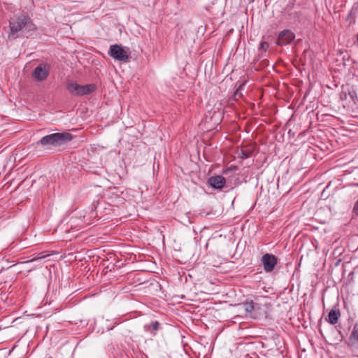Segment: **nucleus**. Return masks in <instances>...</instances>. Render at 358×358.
Instances as JSON below:
<instances>
[{
    "label": "nucleus",
    "mask_w": 358,
    "mask_h": 358,
    "mask_svg": "<svg viewBox=\"0 0 358 358\" xmlns=\"http://www.w3.org/2000/svg\"><path fill=\"white\" fill-rule=\"evenodd\" d=\"M159 322L157 321L152 322L150 324H145L144 330L145 331L150 332L152 335H155V331H157L159 328Z\"/></svg>",
    "instance_id": "11"
},
{
    "label": "nucleus",
    "mask_w": 358,
    "mask_h": 358,
    "mask_svg": "<svg viewBox=\"0 0 358 358\" xmlns=\"http://www.w3.org/2000/svg\"><path fill=\"white\" fill-rule=\"evenodd\" d=\"M353 211L356 214H358V200L356 201V203H355V204L354 206Z\"/></svg>",
    "instance_id": "20"
},
{
    "label": "nucleus",
    "mask_w": 358,
    "mask_h": 358,
    "mask_svg": "<svg viewBox=\"0 0 358 358\" xmlns=\"http://www.w3.org/2000/svg\"><path fill=\"white\" fill-rule=\"evenodd\" d=\"M250 154L251 152H248V151H244V150H241L240 152H238V156L239 157H241V159H247L248 157H250Z\"/></svg>",
    "instance_id": "16"
},
{
    "label": "nucleus",
    "mask_w": 358,
    "mask_h": 358,
    "mask_svg": "<svg viewBox=\"0 0 358 358\" xmlns=\"http://www.w3.org/2000/svg\"><path fill=\"white\" fill-rule=\"evenodd\" d=\"M295 38L294 33L288 29L281 31L278 37L277 44L280 46L290 43Z\"/></svg>",
    "instance_id": "7"
},
{
    "label": "nucleus",
    "mask_w": 358,
    "mask_h": 358,
    "mask_svg": "<svg viewBox=\"0 0 358 358\" xmlns=\"http://www.w3.org/2000/svg\"><path fill=\"white\" fill-rule=\"evenodd\" d=\"M349 340L350 346L352 348L358 349V324H355L354 325Z\"/></svg>",
    "instance_id": "10"
},
{
    "label": "nucleus",
    "mask_w": 358,
    "mask_h": 358,
    "mask_svg": "<svg viewBox=\"0 0 358 358\" xmlns=\"http://www.w3.org/2000/svg\"><path fill=\"white\" fill-rule=\"evenodd\" d=\"M150 289H152L153 291H157L159 289H161V285L157 281H153L150 282Z\"/></svg>",
    "instance_id": "15"
},
{
    "label": "nucleus",
    "mask_w": 358,
    "mask_h": 358,
    "mask_svg": "<svg viewBox=\"0 0 358 358\" xmlns=\"http://www.w3.org/2000/svg\"><path fill=\"white\" fill-rule=\"evenodd\" d=\"M221 117L222 114L220 112H209L208 115H206L205 117V123L210 124V122L213 120H214V122L212 125H209L208 129H210L213 126L218 124L221 121Z\"/></svg>",
    "instance_id": "9"
},
{
    "label": "nucleus",
    "mask_w": 358,
    "mask_h": 358,
    "mask_svg": "<svg viewBox=\"0 0 358 358\" xmlns=\"http://www.w3.org/2000/svg\"><path fill=\"white\" fill-rule=\"evenodd\" d=\"M47 255H43V256H40V257H34L33 258L31 262H34V261H36L38 259H41L42 258H44L45 257H46Z\"/></svg>",
    "instance_id": "22"
},
{
    "label": "nucleus",
    "mask_w": 358,
    "mask_h": 358,
    "mask_svg": "<svg viewBox=\"0 0 358 358\" xmlns=\"http://www.w3.org/2000/svg\"><path fill=\"white\" fill-rule=\"evenodd\" d=\"M348 96L354 103H355L358 99L357 92L354 89L349 90Z\"/></svg>",
    "instance_id": "13"
},
{
    "label": "nucleus",
    "mask_w": 358,
    "mask_h": 358,
    "mask_svg": "<svg viewBox=\"0 0 358 358\" xmlns=\"http://www.w3.org/2000/svg\"><path fill=\"white\" fill-rule=\"evenodd\" d=\"M236 168L235 167H230V168H228V169H224L223 171H222V173L223 174H228L229 173V171H232V170H235Z\"/></svg>",
    "instance_id": "19"
},
{
    "label": "nucleus",
    "mask_w": 358,
    "mask_h": 358,
    "mask_svg": "<svg viewBox=\"0 0 358 358\" xmlns=\"http://www.w3.org/2000/svg\"><path fill=\"white\" fill-rule=\"evenodd\" d=\"M339 317H340L339 311H336L334 310H331L330 312L328 314V317H327V320L331 324H336L338 322V321Z\"/></svg>",
    "instance_id": "12"
},
{
    "label": "nucleus",
    "mask_w": 358,
    "mask_h": 358,
    "mask_svg": "<svg viewBox=\"0 0 358 358\" xmlns=\"http://www.w3.org/2000/svg\"><path fill=\"white\" fill-rule=\"evenodd\" d=\"M245 310L247 312H251L254 309V303L252 301L244 303Z\"/></svg>",
    "instance_id": "14"
},
{
    "label": "nucleus",
    "mask_w": 358,
    "mask_h": 358,
    "mask_svg": "<svg viewBox=\"0 0 358 358\" xmlns=\"http://www.w3.org/2000/svg\"><path fill=\"white\" fill-rule=\"evenodd\" d=\"M268 48V43L265 41H262V42H261V43L259 45V49L262 50H266Z\"/></svg>",
    "instance_id": "18"
},
{
    "label": "nucleus",
    "mask_w": 358,
    "mask_h": 358,
    "mask_svg": "<svg viewBox=\"0 0 358 358\" xmlns=\"http://www.w3.org/2000/svg\"><path fill=\"white\" fill-rule=\"evenodd\" d=\"M357 45H358V43H357Z\"/></svg>",
    "instance_id": "24"
},
{
    "label": "nucleus",
    "mask_w": 358,
    "mask_h": 358,
    "mask_svg": "<svg viewBox=\"0 0 358 358\" xmlns=\"http://www.w3.org/2000/svg\"><path fill=\"white\" fill-rule=\"evenodd\" d=\"M244 85H245V83H243V84H241V85L239 86V87H238V90L235 92V96H237V95L238 94V91H239V90H241L243 88Z\"/></svg>",
    "instance_id": "21"
},
{
    "label": "nucleus",
    "mask_w": 358,
    "mask_h": 358,
    "mask_svg": "<svg viewBox=\"0 0 358 358\" xmlns=\"http://www.w3.org/2000/svg\"><path fill=\"white\" fill-rule=\"evenodd\" d=\"M33 24L29 17L24 14L15 15L9 21L10 32L8 38L9 40H14L17 37V34L23 28L31 29Z\"/></svg>",
    "instance_id": "1"
},
{
    "label": "nucleus",
    "mask_w": 358,
    "mask_h": 358,
    "mask_svg": "<svg viewBox=\"0 0 358 358\" xmlns=\"http://www.w3.org/2000/svg\"><path fill=\"white\" fill-rule=\"evenodd\" d=\"M357 43H358V34H357Z\"/></svg>",
    "instance_id": "23"
},
{
    "label": "nucleus",
    "mask_w": 358,
    "mask_h": 358,
    "mask_svg": "<svg viewBox=\"0 0 358 358\" xmlns=\"http://www.w3.org/2000/svg\"><path fill=\"white\" fill-rule=\"evenodd\" d=\"M49 74V68L43 64H39L35 68L32 76L37 81H43L45 80Z\"/></svg>",
    "instance_id": "6"
},
{
    "label": "nucleus",
    "mask_w": 358,
    "mask_h": 358,
    "mask_svg": "<svg viewBox=\"0 0 358 358\" xmlns=\"http://www.w3.org/2000/svg\"><path fill=\"white\" fill-rule=\"evenodd\" d=\"M108 54L116 60L121 62H127L129 60V54L122 45L114 44L110 46Z\"/></svg>",
    "instance_id": "4"
},
{
    "label": "nucleus",
    "mask_w": 358,
    "mask_h": 358,
    "mask_svg": "<svg viewBox=\"0 0 358 358\" xmlns=\"http://www.w3.org/2000/svg\"><path fill=\"white\" fill-rule=\"evenodd\" d=\"M262 263L266 272H271L278 264V259L275 255L266 253L262 256Z\"/></svg>",
    "instance_id": "5"
},
{
    "label": "nucleus",
    "mask_w": 358,
    "mask_h": 358,
    "mask_svg": "<svg viewBox=\"0 0 358 358\" xmlns=\"http://www.w3.org/2000/svg\"><path fill=\"white\" fill-rule=\"evenodd\" d=\"M54 294V292H47L44 299H43V301H44V303L46 304V303H50V301H48V299L49 298H51L52 297V295Z\"/></svg>",
    "instance_id": "17"
},
{
    "label": "nucleus",
    "mask_w": 358,
    "mask_h": 358,
    "mask_svg": "<svg viewBox=\"0 0 358 358\" xmlns=\"http://www.w3.org/2000/svg\"><path fill=\"white\" fill-rule=\"evenodd\" d=\"M66 88L73 96H84L94 92L96 87L94 84L80 85L76 82L69 81L66 85Z\"/></svg>",
    "instance_id": "3"
},
{
    "label": "nucleus",
    "mask_w": 358,
    "mask_h": 358,
    "mask_svg": "<svg viewBox=\"0 0 358 358\" xmlns=\"http://www.w3.org/2000/svg\"><path fill=\"white\" fill-rule=\"evenodd\" d=\"M72 136L67 132L63 133H53L43 136L36 145H41L42 146L50 148L52 147H59L62 145L71 141Z\"/></svg>",
    "instance_id": "2"
},
{
    "label": "nucleus",
    "mask_w": 358,
    "mask_h": 358,
    "mask_svg": "<svg viewBox=\"0 0 358 358\" xmlns=\"http://www.w3.org/2000/svg\"><path fill=\"white\" fill-rule=\"evenodd\" d=\"M208 184L213 189H222L226 184V179L220 175L213 176L208 179Z\"/></svg>",
    "instance_id": "8"
}]
</instances>
